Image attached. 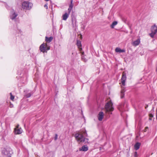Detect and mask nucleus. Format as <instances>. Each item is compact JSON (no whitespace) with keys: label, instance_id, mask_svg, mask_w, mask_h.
Wrapping results in <instances>:
<instances>
[{"label":"nucleus","instance_id":"1","mask_svg":"<svg viewBox=\"0 0 157 157\" xmlns=\"http://www.w3.org/2000/svg\"><path fill=\"white\" fill-rule=\"evenodd\" d=\"M126 77L125 74L123 73L122 75L121 78V82L122 86V89L121 92V98H123L124 95V93L125 91V90L124 87L123 86H124L125 85V82L126 80Z\"/></svg>","mask_w":157,"mask_h":157},{"label":"nucleus","instance_id":"2","mask_svg":"<svg viewBox=\"0 0 157 157\" xmlns=\"http://www.w3.org/2000/svg\"><path fill=\"white\" fill-rule=\"evenodd\" d=\"M75 136L76 139L79 142H84L85 143H88L89 139L84 138L82 135L76 133L75 134Z\"/></svg>","mask_w":157,"mask_h":157},{"label":"nucleus","instance_id":"3","mask_svg":"<svg viewBox=\"0 0 157 157\" xmlns=\"http://www.w3.org/2000/svg\"><path fill=\"white\" fill-rule=\"evenodd\" d=\"M32 6V3L29 2L24 1L22 4V8L24 10H30Z\"/></svg>","mask_w":157,"mask_h":157},{"label":"nucleus","instance_id":"4","mask_svg":"<svg viewBox=\"0 0 157 157\" xmlns=\"http://www.w3.org/2000/svg\"><path fill=\"white\" fill-rule=\"evenodd\" d=\"M13 153L12 150L10 148H4L2 151V154L7 157H11Z\"/></svg>","mask_w":157,"mask_h":157},{"label":"nucleus","instance_id":"5","mask_svg":"<svg viewBox=\"0 0 157 157\" xmlns=\"http://www.w3.org/2000/svg\"><path fill=\"white\" fill-rule=\"evenodd\" d=\"M105 108L107 112H111L113 111V104L111 101L106 103L105 105Z\"/></svg>","mask_w":157,"mask_h":157},{"label":"nucleus","instance_id":"6","mask_svg":"<svg viewBox=\"0 0 157 157\" xmlns=\"http://www.w3.org/2000/svg\"><path fill=\"white\" fill-rule=\"evenodd\" d=\"M50 49V46H48L47 44L43 43L40 47V51L44 53L46 52L47 51Z\"/></svg>","mask_w":157,"mask_h":157},{"label":"nucleus","instance_id":"7","mask_svg":"<svg viewBox=\"0 0 157 157\" xmlns=\"http://www.w3.org/2000/svg\"><path fill=\"white\" fill-rule=\"evenodd\" d=\"M18 16L17 13H16L13 10H12L10 12V18L12 20H14L16 21V18Z\"/></svg>","mask_w":157,"mask_h":157},{"label":"nucleus","instance_id":"8","mask_svg":"<svg viewBox=\"0 0 157 157\" xmlns=\"http://www.w3.org/2000/svg\"><path fill=\"white\" fill-rule=\"evenodd\" d=\"M88 150V147L86 145H83L79 149V150L80 151H86Z\"/></svg>","mask_w":157,"mask_h":157},{"label":"nucleus","instance_id":"9","mask_svg":"<svg viewBox=\"0 0 157 157\" xmlns=\"http://www.w3.org/2000/svg\"><path fill=\"white\" fill-rule=\"evenodd\" d=\"M14 132L15 134H19L22 133V130L21 128H14Z\"/></svg>","mask_w":157,"mask_h":157},{"label":"nucleus","instance_id":"10","mask_svg":"<svg viewBox=\"0 0 157 157\" xmlns=\"http://www.w3.org/2000/svg\"><path fill=\"white\" fill-rule=\"evenodd\" d=\"M104 116V114L102 112H100L98 115V120L99 121H101L102 120Z\"/></svg>","mask_w":157,"mask_h":157},{"label":"nucleus","instance_id":"11","mask_svg":"<svg viewBox=\"0 0 157 157\" xmlns=\"http://www.w3.org/2000/svg\"><path fill=\"white\" fill-rule=\"evenodd\" d=\"M151 32L154 33H157V26L155 25H154L151 26Z\"/></svg>","mask_w":157,"mask_h":157},{"label":"nucleus","instance_id":"12","mask_svg":"<svg viewBox=\"0 0 157 157\" xmlns=\"http://www.w3.org/2000/svg\"><path fill=\"white\" fill-rule=\"evenodd\" d=\"M77 45L79 49V51L81 52V51L82 50V48H81L82 44L81 42L79 40H77Z\"/></svg>","mask_w":157,"mask_h":157},{"label":"nucleus","instance_id":"13","mask_svg":"<svg viewBox=\"0 0 157 157\" xmlns=\"http://www.w3.org/2000/svg\"><path fill=\"white\" fill-rule=\"evenodd\" d=\"M115 51L116 52L119 53L125 52V49H121L120 48L118 47L116 48Z\"/></svg>","mask_w":157,"mask_h":157},{"label":"nucleus","instance_id":"14","mask_svg":"<svg viewBox=\"0 0 157 157\" xmlns=\"http://www.w3.org/2000/svg\"><path fill=\"white\" fill-rule=\"evenodd\" d=\"M80 53H81V58L82 61L85 62H86L87 61V59L85 58V56L84 55V52H80Z\"/></svg>","mask_w":157,"mask_h":157},{"label":"nucleus","instance_id":"15","mask_svg":"<svg viewBox=\"0 0 157 157\" xmlns=\"http://www.w3.org/2000/svg\"><path fill=\"white\" fill-rule=\"evenodd\" d=\"M140 143L139 142H137L134 145V148L136 150H138L140 147Z\"/></svg>","mask_w":157,"mask_h":157},{"label":"nucleus","instance_id":"16","mask_svg":"<svg viewBox=\"0 0 157 157\" xmlns=\"http://www.w3.org/2000/svg\"><path fill=\"white\" fill-rule=\"evenodd\" d=\"M52 39L53 37L52 36L50 37H48L47 36L45 37V41L48 43L50 42L52 40Z\"/></svg>","mask_w":157,"mask_h":157},{"label":"nucleus","instance_id":"17","mask_svg":"<svg viewBox=\"0 0 157 157\" xmlns=\"http://www.w3.org/2000/svg\"><path fill=\"white\" fill-rule=\"evenodd\" d=\"M69 14L66 13L63 15V20L66 21L69 17Z\"/></svg>","mask_w":157,"mask_h":157},{"label":"nucleus","instance_id":"18","mask_svg":"<svg viewBox=\"0 0 157 157\" xmlns=\"http://www.w3.org/2000/svg\"><path fill=\"white\" fill-rule=\"evenodd\" d=\"M140 42V40L139 39H138L133 42L132 45L134 46H136L139 44Z\"/></svg>","mask_w":157,"mask_h":157},{"label":"nucleus","instance_id":"19","mask_svg":"<svg viewBox=\"0 0 157 157\" xmlns=\"http://www.w3.org/2000/svg\"><path fill=\"white\" fill-rule=\"evenodd\" d=\"M117 24V21H113L112 24L110 25V27L111 28H114V27L115 25H116Z\"/></svg>","mask_w":157,"mask_h":157},{"label":"nucleus","instance_id":"20","mask_svg":"<svg viewBox=\"0 0 157 157\" xmlns=\"http://www.w3.org/2000/svg\"><path fill=\"white\" fill-rule=\"evenodd\" d=\"M72 24L73 25H76V21L75 18L72 19Z\"/></svg>","mask_w":157,"mask_h":157},{"label":"nucleus","instance_id":"21","mask_svg":"<svg viewBox=\"0 0 157 157\" xmlns=\"http://www.w3.org/2000/svg\"><path fill=\"white\" fill-rule=\"evenodd\" d=\"M73 0H71V3L69 5V7L71 8H73Z\"/></svg>","mask_w":157,"mask_h":157},{"label":"nucleus","instance_id":"22","mask_svg":"<svg viewBox=\"0 0 157 157\" xmlns=\"http://www.w3.org/2000/svg\"><path fill=\"white\" fill-rule=\"evenodd\" d=\"M32 94H33L31 93H29L26 94L25 96L27 98H29L30 97Z\"/></svg>","mask_w":157,"mask_h":157},{"label":"nucleus","instance_id":"23","mask_svg":"<svg viewBox=\"0 0 157 157\" xmlns=\"http://www.w3.org/2000/svg\"><path fill=\"white\" fill-rule=\"evenodd\" d=\"M149 120H151L152 119V117H154V114H152V113H151L149 114Z\"/></svg>","mask_w":157,"mask_h":157},{"label":"nucleus","instance_id":"24","mask_svg":"<svg viewBox=\"0 0 157 157\" xmlns=\"http://www.w3.org/2000/svg\"><path fill=\"white\" fill-rule=\"evenodd\" d=\"M156 34V33H154L151 32V33L149 34V35L151 38H153L154 37V35Z\"/></svg>","mask_w":157,"mask_h":157},{"label":"nucleus","instance_id":"25","mask_svg":"<svg viewBox=\"0 0 157 157\" xmlns=\"http://www.w3.org/2000/svg\"><path fill=\"white\" fill-rule=\"evenodd\" d=\"M10 99L12 100H13L14 98V96L12 95L11 93H10Z\"/></svg>","mask_w":157,"mask_h":157},{"label":"nucleus","instance_id":"26","mask_svg":"<svg viewBox=\"0 0 157 157\" xmlns=\"http://www.w3.org/2000/svg\"><path fill=\"white\" fill-rule=\"evenodd\" d=\"M72 9V8H70V7L68 8V14H70Z\"/></svg>","mask_w":157,"mask_h":157},{"label":"nucleus","instance_id":"27","mask_svg":"<svg viewBox=\"0 0 157 157\" xmlns=\"http://www.w3.org/2000/svg\"><path fill=\"white\" fill-rule=\"evenodd\" d=\"M83 135L85 136H87V134L86 130H85V131L83 132Z\"/></svg>","mask_w":157,"mask_h":157},{"label":"nucleus","instance_id":"28","mask_svg":"<svg viewBox=\"0 0 157 157\" xmlns=\"http://www.w3.org/2000/svg\"><path fill=\"white\" fill-rule=\"evenodd\" d=\"M134 157H138L137 153L136 151H135L134 152Z\"/></svg>","mask_w":157,"mask_h":157},{"label":"nucleus","instance_id":"29","mask_svg":"<svg viewBox=\"0 0 157 157\" xmlns=\"http://www.w3.org/2000/svg\"><path fill=\"white\" fill-rule=\"evenodd\" d=\"M58 137V135L57 134H55V137H54V140H57Z\"/></svg>","mask_w":157,"mask_h":157},{"label":"nucleus","instance_id":"30","mask_svg":"<svg viewBox=\"0 0 157 157\" xmlns=\"http://www.w3.org/2000/svg\"><path fill=\"white\" fill-rule=\"evenodd\" d=\"M44 7L46 8V9H48V6H47V4H45L44 5Z\"/></svg>","mask_w":157,"mask_h":157},{"label":"nucleus","instance_id":"31","mask_svg":"<svg viewBox=\"0 0 157 157\" xmlns=\"http://www.w3.org/2000/svg\"><path fill=\"white\" fill-rule=\"evenodd\" d=\"M19 125L17 124V125L16 126V127L15 128H19Z\"/></svg>","mask_w":157,"mask_h":157},{"label":"nucleus","instance_id":"32","mask_svg":"<svg viewBox=\"0 0 157 157\" xmlns=\"http://www.w3.org/2000/svg\"><path fill=\"white\" fill-rule=\"evenodd\" d=\"M156 119L157 120V108L156 110Z\"/></svg>","mask_w":157,"mask_h":157},{"label":"nucleus","instance_id":"33","mask_svg":"<svg viewBox=\"0 0 157 157\" xmlns=\"http://www.w3.org/2000/svg\"><path fill=\"white\" fill-rule=\"evenodd\" d=\"M46 1H48L49 0H45Z\"/></svg>","mask_w":157,"mask_h":157},{"label":"nucleus","instance_id":"34","mask_svg":"<svg viewBox=\"0 0 157 157\" xmlns=\"http://www.w3.org/2000/svg\"><path fill=\"white\" fill-rule=\"evenodd\" d=\"M124 20V18L123 19V20Z\"/></svg>","mask_w":157,"mask_h":157}]
</instances>
